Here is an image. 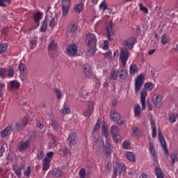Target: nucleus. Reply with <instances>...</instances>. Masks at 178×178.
Returning a JSON list of instances; mask_svg holds the SVG:
<instances>
[{"instance_id": "obj_57", "label": "nucleus", "mask_w": 178, "mask_h": 178, "mask_svg": "<svg viewBox=\"0 0 178 178\" xmlns=\"http://www.w3.org/2000/svg\"><path fill=\"white\" fill-rule=\"evenodd\" d=\"M99 8L100 9H103L104 10H106V9H108V6L106 5V3H105V1H102L99 4Z\"/></svg>"}, {"instance_id": "obj_35", "label": "nucleus", "mask_w": 178, "mask_h": 178, "mask_svg": "<svg viewBox=\"0 0 178 178\" xmlns=\"http://www.w3.org/2000/svg\"><path fill=\"white\" fill-rule=\"evenodd\" d=\"M52 175L54 177H60L62 176V170L55 168L52 171Z\"/></svg>"}, {"instance_id": "obj_2", "label": "nucleus", "mask_w": 178, "mask_h": 178, "mask_svg": "<svg viewBox=\"0 0 178 178\" xmlns=\"http://www.w3.org/2000/svg\"><path fill=\"white\" fill-rule=\"evenodd\" d=\"M119 175H123V176L126 175V166L117 162L114 168V176L118 177Z\"/></svg>"}, {"instance_id": "obj_26", "label": "nucleus", "mask_w": 178, "mask_h": 178, "mask_svg": "<svg viewBox=\"0 0 178 178\" xmlns=\"http://www.w3.org/2000/svg\"><path fill=\"white\" fill-rule=\"evenodd\" d=\"M161 42L163 45H166L170 42V38H169L167 34H163L161 37Z\"/></svg>"}, {"instance_id": "obj_28", "label": "nucleus", "mask_w": 178, "mask_h": 178, "mask_svg": "<svg viewBox=\"0 0 178 178\" xmlns=\"http://www.w3.org/2000/svg\"><path fill=\"white\" fill-rule=\"evenodd\" d=\"M110 77L111 80H118V77H119V70L113 68L110 74Z\"/></svg>"}, {"instance_id": "obj_15", "label": "nucleus", "mask_w": 178, "mask_h": 178, "mask_svg": "<svg viewBox=\"0 0 178 178\" xmlns=\"http://www.w3.org/2000/svg\"><path fill=\"white\" fill-rule=\"evenodd\" d=\"M45 19H46V22L49 23V27H51V29H54L55 26H56V21H55V17H52L51 15H47Z\"/></svg>"}, {"instance_id": "obj_18", "label": "nucleus", "mask_w": 178, "mask_h": 178, "mask_svg": "<svg viewBox=\"0 0 178 178\" xmlns=\"http://www.w3.org/2000/svg\"><path fill=\"white\" fill-rule=\"evenodd\" d=\"M110 116L111 120L113 122H119V120L121 118L120 114H119V113L115 110L111 111Z\"/></svg>"}, {"instance_id": "obj_14", "label": "nucleus", "mask_w": 178, "mask_h": 178, "mask_svg": "<svg viewBox=\"0 0 178 178\" xmlns=\"http://www.w3.org/2000/svg\"><path fill=\"white\" fill-rule=\"evenodd\" d=\"M83 72L84 74L90 79L92 76V68H91V66L88 64H86L83 66Z\"/></svg>"}, {"instance_id": "obj_42", "label": "nucleus", "mask_w": 178, "mask_h": 178, "mask_svg": "<svg viewBox=\"0 0 178 178\" xmlns=\"http://www.w3.org/2000/svg\"><path fill=\"white\" fill-rule=\"evenodd\" d=\"M47 26H48V22H47L46 19H44L40 28V31L42 33H45V31H47Z\"/></svg>"}, {"instance_id": "obj_50", "label": "nucleus", "mask_w": 178, "mask_h": 178, "mask_svg": "<svg viewBox=\"0 0 178 178\" xmlns=\"http://www.w3.org/2000/svg\"><path fill=\"white\" fill-rule=\"evenodd\" d=\"M9 2H12V0H0V6L6 8V3H9Z\"/></svg>"}, {"instance_id": "obj_56", "label": "nucleus", "mask_w": 178, "mask_h": 178, "mask_svg": "<svg viewBox=\"0 0 178 178\" xmlns=\"http://www.w3.org/2000/svg\"><path fill=\"white\" fill-rule=\"evenodd\" d=\"M113 140L114 143H119V140H120V135L118 134L113 135Z\"/></svg>"}, {"instance_id": "obj_22", "label": "nucleus", "mask_w": 178, "mask_h": 178, "mask_svg": "<svg viewBox=\"0 0 178 178\" xmlns=\"http://www.w3.org/2000/svg\"><path fill=\"white\" fill-rule=\"evenodd\" d=\"M49 163H51V159L44 158L42 163V170L47 172L49 169Z\"/></svg>"}, {"instance_id": "obj_1", "label": "nucleus", "mask_w": 178, "mask_h": 178, "mask_svg": "<svg viewBox=\"0 0 178 178\" xmlns=\"http://www.w3.org/2000/svg\"><path fill=\"white\" fill-rule=\"evenodd\" d=\"M129 49L125 47H122L120 53V60H121L124 67H126L127 60H129Z\"/></svg>"}, {"instance_id": "obj_64", "label": "nucleus", "mask_w": 178, "mask_h": 178, "mask_svg": "<svg viewBox=\"0 0 178 178\" xmlns=\"http://www.w3.org/2000/svg\"><path fill=\"white\" fill-rule=\"evenodd\" d=\"M152 137L155 138L156 137V128H152Z\"/></svg>"}, {"instance_id": "obj_5", "label": "nucleus", "mask_w": 178, "mask_h": 178, "mask_svg": "<svg viewBox=\"0 0 178 178\" xmlns=\"http://www.w3.org/2000/svg\"><path fill=\"white\" fill-rule=\"evenodd\" d=\"M66 54L68 56H76V54H77V46L74 44H70L66 48Z\"/></svg>"}, {"instance_id": "obj_46", "label": "nucleus", "mask_w": 178, "mask_h": 178, "mask_svg": "<svg viewBox=\"0 0 178 178\" xmlns=\"http://www.w3.org/2000/svg\"><path fill=\"white\" fill-rule=\"evenodd\" d=\"M176 116H177V114H173V113L169 114V120L170 123H175L176 122V119H177Z\"/></svg>"}, {"instance_id": "obj_27", "label": "nucleus", "mask_w": 178, "mask_h": 178, "mask_svg": "<svg viewBox=\"0 0 178 178\" xmlns=\"http://www.w3.org/2000/svg\"><path fill=\"white\" fill-rule=\"evenodd\" d=\"M23 127H24L22 122H17L15 123L13 125V131H21V130H23Z\"/></svg>"}, {"instance_id": "obj_13", "label": "nucleus", "mask_w": 178, "mask_h": 178, "mask_svg": "<svg viewBox=\"0 0 178 178\" xmlns=\"http://www.w3.org/2000/svg\"><path fill=\"white\" fill-rule=\"evenodd\" d=\"M147 99V90H143L140 92V104L143 111H145V101Z\"/></svg>"}, {"instance_id": "obj_33", "label": "nucleus", "mask_w": 178, "mask_h": 178, "mask_svg": "<svg viewBox=\"0 0 178 178\" xmlns=\"http://www.w3.org/2000/svg\"><path fill=\"white\" fill-rule=\"evenodd\" d=\"M57 49L58 43L56 42L53 40L49 44V51H56Z\"/></svg>"}, {"instance_id": "obj_49", "label": "nucleus", "mask_w": 178, "mask_h": 178, "mask_svg": "<svg viewBox=\"0 0 178 178\" xmlns=\"http://www.w3.org/2000/svg\"><path fill=\"white\" fill-rule=\"evenodd\" d=\"M24 175L26 177H29V176H30V175H31V166L27 167L26 170L24 171Z\"/></svg>"}, {"instance_id": "obj_59", "label": "nucleus", "mask_w": 178, "mask_h": 178, "mask_svg": "<svg viewBox=\"0 0 178 178\" xmlns=\"http://www.w3.org/2000/svg\"><path fill=\"white\" fill-rule=\"evenodd\" d=\"M79 176L81 178H86V169L81 168L79 171Z\"/></svg>"}, {"instance_id": "obj_45", "label": "nucleus", "mask_w": 178, "mask_h": 178, "mask_svg": "<svg viewBox=\"0 0 178 178\" xmlns=\"http://www.w3.org/2000/svg\"><path fill=\"white\" fill-rule=\"evenodd\" d=\"M50 125L54 129V130H58L59 129V123H58L56 121L52 120L50 122Z\"/></svg>"}, {"instance_id": "obj_41", "label": "nucleus", "mask_w": 178, "mask_h": 178, "mask_svg": "<svg viewBox=\"0 0 178 178\" xmlns=\"http://www.w3.org/2000/svg\"><path fill=\"white\" fill-rule=\"evenodd\" d=\"M83 5L81 3L74 6V12H76V13H80V12H81V10L83 9Z\"/></svg>"}, {"instance_id": "obj_16", "label": "nucleus", "mask_w": 178, "mask_h": 178, "mask_svg": "<svg viewBox=\"0 0 178 178\" xmlns=\"http://www.w3.org/2000/svg\"><path fill=\"white\" fill-rule=\"evenodd\" d=\"M134 44H136V39L134 38H129L124 42V45L129 48V49H133Z\"/></svg>"}, {"instance_id": "obj_10", "label": "nucleus", "mask_w": 178, "mask_h": 178, "mask_svg": "<svg viewBox=\"0 0 178 178\" xmlns=\"http://www.w3.org/2000/svg\"><path fill=\"white\" fill-rule=\"evenodd\" d=\"M26 168V163H22L19 167L16 165H13V169L18 178H22V170Z\"/></svg>"}, {"instance_id": "obj_61", "label": "nucleus", "mask_w": 178, "mask_h": 178, "mask_svg": "<svg viewBox=\"0 0 178 178\" xmlns=\"http://www.w3.org/2000/svg\"><path fill=\"white\" fill-rule=\"evenodd\" d=\"M123 147L125 149H127V148H129L130 147V143H129V140H124L123 142Z\"/></svg>"}, {"instance_id": "obj_38", "label": "nucleus", "mask_w": 178, "mask_h": 178, "mask_svg": "<svg viewBox=\"0 0 178 178\" xmlns=\"http://www.w3.org/2000/svg\"><path fill=\"white\" fill-rule=\"evenodd\" d=\"M60 155L63 156H66L67 155V148L66 146H63L61 149L59 150Z\"/></svg>"}, {"instance_id": "obj_8", "label": "nucleus", "mask_w": 178, "mask_h": 178, "mask_svg": "<svg viewBox=\"0 0 178 178\" xmlns=\"http://www.w3.org/2000/svg\"><path fill=\"white\" fill-rule=\"evenodd\" d=\"M159 140L162 145V148L164 149L165 155H168L169 154V151L168 150L166 140H165V138H163V135H162V132L161 131H159Z\"/></svg>"}, {"instance_id": "obj_32", "label": "nucleus", "mask_w": 178, "mask_h": 178, "mask_svg": "<svg viewBox=\"0 0 178 178\" xmlns=\"http://www.w3.org/2000/svg\"><path fill=\"white\" fill-rule=\"evenodd\" d=\"M177 155H178L177 152H174L171 154V155H170V158H171V161H172L171 165H175V163H176V162H177V161H178Z\"/></svg>"}, {"instance_id": "obj_60", "label": "nucleus", "mask_w": 178, "mask_h": 178, "mask_svg": "<svg viewBox=\"0 0 178 178\" xmlns=\"http://www.w3.org/2000/svg\"><path fill=\"white\" fill-rule=\"evenodd\" d=\"M5 152V146L3 145L0 144V158L3 156V153Z\"/></svg>"}, {"instance_id": "obj_24", "label": "nucleus", "mask_w": 178, "mask_h": 178, "mask_svg": "<svg viewBox=\"0 0 178 178\" xmlns=\"http://www.w3.org/2000/svg\"><path fill=\"white\" fill-rule=\"evenodd\" d=\"M12 130H13L12 126L8 125L5 129L1 131V137L5 138V137H6L7 136H9V134L10 133V131H12Z\"/></svg>"}, {"instance_id": "obj_34", "label": "nucleus", "mask_w": 178, "mask_h": 178, "mask_svg": "<svg viewBox=\"0 0 178 178\" xmlns=\"http://www.w3.org/2000/svg\"><path fill=\"white\" fill-rule=\"evenodd\" d=\"M0 77L6 79L8 77V70L6 68H0Z\"/></svg>"}, {"instance_id": "obj_21", "label": "nucleus", "mask_w": 178, "mask_h": 178, "mask_svg": "<svg viewBox=\"0 0 178 178\" xmlns=\"http://www.w3.org/2000/svg\"><path fill=\"white\" fill-rule=\"evenodd\" d=\"M77 30H79L77 24H72L67 28V33H70V34H76V33H77Z\"/></svg>"}, {"instance_id": "obj_11", "label": "nucleus", "mask_w": 178, "mask_h": 178, "mask_svg": "<svg viewBox=\"0 0 178 178\" xmlns=\"http://www.w3.org/2000/svg\"><path fill=\"white\" fill-rule=\"evenodd\" d=\"M107 38L109 41H112V35H113V21L110 20L109 25L107 26Z\"/></svg>"}, {"instance_id": "obj_54", "label": "nucleus", "mask_w": 178, "mask_h": 178, "mask_svg": "<svg viewBox=\"0 0 178 178\" xmlns=\"http://www.w3.org/2000/svg\"><path fill=\"white\" fill-rule=\"evenodd\" d=\"M3 90H5V83L0 82V97H3Z\"/></svg>"}, {"instance_id": "obj_48", "label": "nucleus", "mask_w": 178, "mask_h": 178, "mask_svg": "<svg viewBox=\"0 0 178 178\" xmlns=\"http://www.w3.org/2000/svg\"><path fill=\"white\" fill-rule=\"evenodd\" d=\"M149 150L150 151V153L152 154V155H156V154L155 153V148L154 147V143L150 142L149 143Z\"/></svg>"}, {"instance_id": "obj_47", "label": "nucleus", "mask_w": 178, "mask_h": 178, "mask_svg": "<svg viewBox=\"0 0 178 178\" xmlns=\"http://www.w3.org/2000/svg\"><path fill=\"white\" fill-rule=\"evenodd\" d=\"M111 130L113 135L118 134V133H119V127L116 125H113Z\"/></svg>"}, {"instance_id": "obj_37", "label": "nucleus", "mask_w": 178, "mask_h": 178, "mask_svg": "<svg viewBox=\"0 0 178 178\" xmlns=\"http://www.w3.org/2000/svg\"><path fill=\"white\" fill-rule=\"evenodd\" d=\"M42 16V13H41V12H38L34 14L33 17H34V20L35 23H38V22L41 20Z\"/></svg>"}, {"instance_id": "obj_40", "label": "nucleus", "mask_w": 178, "mask_h": 178, "mask_svg": "<svg viewBox=\"0 0 178 178\" xmlns=\"http://www.w3.org/2000/svg\"><path fill=\"white\" fill-rule=\"evenodd\" d=\"M19 72H20L21 74H22V76H25L26 72H24V70L26 69V65H24V63H21L19 65Z\"/></svg>"}, {"instance_id": "obj_17", "label": "nucleus", "mask_w": 178, "mask_h": 178, "mask_svg": "<svg viewBox=\"0 0 178 178\" xmlns=\"http://www.w3.org/2000/svg\"><path fill=\"white\" fill-rule=\"evenodd\" d=\"M68 141L71 145H74L75 144H77V141H79V139L77 138V134L75 133H70L68 138Z\"/></svg>"}, {"instance_id": "obj_43", "label": "nucleus", "mask_w": 178, "mask_h": 178, "mask_svg": "<svg viewBox=\"0 0 178 178\" xmlns=\"http://www.w3.org/2000/svg\"><path fill=\"white\" fill-rule=\"evenodd\" d=\"M155 171H156V176L157 178H165L163 177V175L162 174V171L161 170L160 168H156Z\"/></svg>"}, {"instance_id": "obj_53", "label": "nucleus", "mask_w": 178, "mask_h": 178, "mask_svg": "<svg viewBox=\"0 0 178 178\" xmlns=\"http://www.w3.org/2000/svg\"><path fill=\"white\" fill-rule=\"evenodd\" d=\"M139 7H140V10H141V12H144V13H148V8L143 6V3H140L139 4Z\"/></svg>"}, {"instance_id": "obj_31", "label": "nucleus", "mask_w": 178, "mask_h": 178, "mask_svg": "<svg viewBox=\"0 0 178 178\" xmlns=\"http://www.w3.org/2000/svg\"><path fill=\"white\" fill-rule=\"evenodd\" d=\"M62 115H69L70 113V108L66 104H64L61 108Z\"/></svg>"}, {"instance_id": "obj_4", "label": "nucleus", "mask_w": 178, "mask_h": 178, "mask_svg": "<svg viewBox=\"0 0 178 178\" xmlns=\"http://www.w3.org/2000/svg\"><path fill=\"white\" fill-rule=\"evenodd\" d=\"M144 84V75H139L135 79V92L136 94H138L140 92V90H141V87Z\"/></svg>"}, {"instance_id": "obj_12", "label": "nucleus", "mask_w": 178, "mask_h": 178, "mask_svg": "<svg viewBox=\"0 0 178 178\" xmlns=\"http://www.w3.org/2000/svg\"><path fill=\"white\" fill-rule=\"evenodd\" d=\"M133 136L136 137V138H141V137H144V133L140 129H138V127H132Z\"/></svg>"}, {"instance_id": "obj_39", "label": "nucleus", "mask_w": 178, "mask_h": 178, "mask_svg": "<svg viewBox=\"0 0 178 178\" xmlns=\"http://www.w3.org/2000/svg\"><path fill=\"white\" fill-rule=\"evenodd\" d=\"M37 47V38H33L30 41V48L31 49H34Z\"/></svg>"}, {"instance_id": "obj_7", "label": "nucleus", "mask_w": 178, "mask_h": 178, "mask_svg": "<svg viewBox=\"0 0 178 178\" xmlns=\"http://www.w3.org/2000/svg\"><path fill=\"white\" fill-rule=\"evenodd\" d=\"M70 8V0H62L63 16H67Z\"/></svg>"}, {"instance_id": "obj_9", "label": "nucleus", "mask_w": 178, "mask_h": 178, "mask_svg": "<svg viewBox=\"0 0 178 178\" xmlns=\"http://www.w3.org/2000/svg\"><path fill=\"white\" fill-rule=\"evenodd\" d=\"M94 113V103L92 102H90L88 104V108L83 113V116H86V118H91V115Z\"/></svg>"}, {"instance_id": "obj_20", "label": "nucleus", "mask_w": 178, "mask_h": 178, "mask_svg": "<svg viewBox=\"0 0 178 178\" xmlns=\"http://www.w3.org/2000/svg\"><path fill=\"white\" fill-rule=\"evenodd\" d=\"M134 115L136 118H138V116H141L143 113V110L141 109V106L140 104H135L134 106Z\"/></svg>"}, {"instance_id": "obj_29", "label": "nucleus", "mask_w": 178, "mask_h": 178, "mask_svg": "<svg viewBox=\"0 0 178 178\" xmlns=\"http://www.w3.org/2000/svg\"><path fill=\"white\" fill-rule=\"evenodd\" d=\"M126 158L129 161V162H136V156L134 155V153L131 152L126 153Z\"/></svg>"}, {"instance_id": "obj_6", "label": "nucleus", "mask_w": 178, "mask_h": 178, "mask_svg": "<svg viewBox=\"0 0 178 178\" xmlns=\"http://www.w3.org/2000/svg\"><path fill=\"white\" fill-rule=\"evenodd\" d=\"M162 101H163V97L160 95H154L152 97V103L156 108H161L162 106Z\"/></svg>"}, {"instance_id": "obj_3", "label": "nucleus", "mask_w": 178, "mask_h": 178, "mask_svg": "<svg viewBox=\"0 0 178 178\" xmlns=\"http://www.w3.org/2000/svg\"><path fill=\"white\" fill-rule=\"evenodd\" d=\"M86 42L88 48H97V38L92 33L86 35Z\"/></svg>"}, {"instance_id": "obj_36", "label": "nucleus", "mask_w": 178, "mask_h": 178, "mask_svg": "<svg viewBox=\"0 0 178 178\" xmlns=\"http://www.w3.org/2000/svg\"><path fill=\"white\" fill-rule=\"evenodd\" d=\"M155 87V85L152 83H146L145 84V88L147 90V91H152Z\"/></svg>"}, {"instance_id": "obj_62", "label": "nucleus", "mask_w": 178, "mask_h": 178, "mask_svg": "<svg viewBox=\"0 0 178 178\" xmlns=\"http://www.w3.org/2000/svg\"><path fill=\"white\" fill-rule=\"evenodd\" d=\"M55 92L57 95L58 99H60V98H62V92H60V90L58 89H55Z\"/></svg>"}, {"instance_id": "obj_55", "label": "nucleus", "mask_w": 178, "mask_h": 178, "mask_svg": "<svg viewBox=\"0 0 178 178\" xmlns=\"http://www.w3.org/2000/svg\"><path fill=\"white\" fill-rule=\"evenodd\" d=\"M90 50L88 51V55L89 56H92V55L95 54V48L96 47H89Z\"/></svg>"}, {"instance_id": "obj_25", "label": "nucleus", "mask_w": 178, "mask_h": 178, "mask_svg": "<svg viewBox=\"0 0 178 178\" xmlns=\"http://www.w3.org/2000/svg\"><path fill=\"white\" fill-rule=\"evenodd\" d=\"M129 73L131 75H134L136 73H138V67L137 65L132 63L129 67Z\"/></svg>"}, {"instance_id": "obj_44", "label": "nucleus", "mask_w": 178, "mask_h": 178, "mask_svg": "<svg viewBox=\"0 0 178 178\" xmlns=\"http://www.w3.org/2000/svg\"><path fill=\"white\" fill-rule=\"evenodd\" d=\"M102 136H104L106 138H108V128L106 127L105 124L102 125Z\"/></svg>"}, {"instance_id": "obj_19", "label": "nucleus", "mask_w": 178, "mask_h": 178, "mask_svg": "<svg viewBox=\"0 0 178 178\" xmlns=\"http://www.w3.org/2000/svg\"><path fill=\"white\" fill-rule=\"evenodd\" d=\"M30 147V141H21L19 143L18 148L21 149V151H24V149H27Z\"/></svg>"}, {"instance_id": "obj_52", "label": "nucleus", "mask_w": 178, "mask_h": 178, "mask_svg": "<svg viewBox=\"0 0 178 178\" xmlns=\"http://www.w3.org/2000/svg\"><path fill=\"white\" fill-rule=\"evenodd\" d=\"M6 51V44H0V54H5Z\"/></svg>"}, {"instance_id": "obj_51", "label": "nucleus", "mask_w": 178, "mask_h": 178, "mask_svg": "<svg viewBox=\"0 0 178 178\" xmlns=\"http://www.w3.org/2000/svg\"><path fill=\"white\" fill-rule=\"evenodd\" d=\"M15 76V70L13 68H10L8 72H7V77L10 78Z\"/></svg>"}, {"instance_id": "obj_23", "label": "nucleus", "mask_w": 178, "mask_h": 178, "mask_svg": "<svg viewBox=\"0 0 178 178\" xmlns=\"http://www.w3.org/2000/svg\"><path fill=\"white\" fill-rule=\"evenodd\" d=\"M128 76H129V73L127 72V70L121 69L119 71L118 77H120L121 80H126Z\"/></svg>"}, {"instance_id": "obj_63", "label": "nucleus", "mask_w": 178, "mask_h": 178, "mask_svg": "<svg viewBox=\"0 0 178 178\" xmlns=\"http://www.w3.org/2000/svg\"><path fill=\"white\" fill-rule=\"evenodd\" d=\"M104 56L108 59H111V58L112 57V51H108L106 53H104Z\"/></svg>"}, {"instance_id": "obj_58", "label": "nucleus", "mask_w": 178, "mask_h": 178, "mask_svg": "<svg viewBox=\"0 0 178 178\" xmlns=\"http://www.w3.org/2000/svg\"><path fill=\"white\" fill-rule=\"evenodd\" d=\"M36 126L38 127V129H40V130H42L44 129V122L38 120L36 122Z\"/></svg>"}, {"instance_id": "obj_30", "label": "nucleus", "mask_w": 178, "mask_h": 178, "mask_svg": "<svg viewBox=\"0 0 178 178\" xmlns=\"http://www.w3.org/2000/svg\"><path fill=\"white\" fill-rule=\"evenodd\" d=\"M10 87L12 88V90H17L19 87H20V83H19L17 81H10Z\"/></svg>"}]
</instances>
